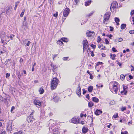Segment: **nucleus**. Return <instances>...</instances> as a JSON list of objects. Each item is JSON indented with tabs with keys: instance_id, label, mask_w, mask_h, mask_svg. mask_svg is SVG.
I'll list each match as a JSON object with an SVG mask.
<instances>
[{
	"instance_id": "nucleus-8",
	"label": "nucleus",
	"mask_w": 134,
	"mask_h": 134,
	"mask_svg": "<svg viewBox=\"0 0 134 134\" xmlns=\"http://www.w3.org/2000/svg\"><path fill=\"white\" fill-rule=\"evenodd\" d=\"M83 51L86 49L88 47V42L86 40H84L83 41Z\"/></svg>"
},
{
	"instance_id": "nucleus-5",
	"label": "nucleus",
	"mask_w": 134,
	"mask_h": 134,
	"mask_svg": "<svg viewBox=\"0 0 134 134\" xmlns=\"http://www.w3.org/2000/svg\"><path fill=\"white\" fill-rule=\"evenodd\" d=\"M7 131L8 132L9 131L11 132V131H12V121H9L8 122L7 125Z\"/></svg>"
},
{
	"instance_id": "nucleus-4",
	"label": "nucleus",
	"mask_w": 134,
	"mask_h": 134,
	"mask_svg": "<svg viewBox=\"0 0 134 134\" xmlns=\"http://www.w3.org/2000/svg\"><path fill=\"white\" fill-rule=\"evenodd\" d=\"M113 89L114 91L115 94H117L118 90V83L117 82L114 81L113 82Z\"/></svg>"
},
{
	"instance_id": "nucleus-19",
	"label": "nucleus",
	"mask_w": 134,
	"mask_h": 134,
	"mask_svg": "<svg viewBox=\"0 0 134 134\" xmlns=\"http://www.w3.org/2000/svg\"><path fill=\"white\" fill-rule=\"evenodd\" d=\"M94 105V103L92 102H88V106L90 108L92 107Z\"/></svg>"
},
{
	"instance_id": "nucleus-54",
	"label": "nucleus",
	"mask_w": 134,
	"mask_h": 134,
	"mask_svg": "<svg viewBox=\"0 0 134 134\" xmlns=\"http://www.w3.org/2000/svg\"><path fill=\"white\" fill-rule=\"evenodd\" d=\"M110 31H112L114 29L113 28V27H111V26H110Z\"/></svg>"
},
{
	"instance_id": "nucleus-56",
	"label": "nucleus",
	"mask_w": 134,
	"mask_h": 134,
	"mask_svg": "<svg viewBox=\"0 0 134 134\" xmlns=\"http://www.w3.org/2000/svg\"><path fill=\"white\" fill-rule=\"evenodd\" d=\"M129 77L130 79H132L133 78V77L131 75H129Z\"/></svg>"
},
{
	"instance_id": "nucleus-10",
	"label": "nucleus",
	"mask_w": 134,
	"mask_h": 134,
	"mask_svg": "<svg viewBox=\"0 0 134 134\" xmlns=\"http://www.w3.org/2000/svg\"><path fill=\"white\" fill-rule=\"evenodd\" d=\"M118 4L116 2H113L111 4L110 8H115L118 7Z\"/></svg>"
},
{
	"instance_id": "nucleus-34",
	"label": "nucleus",
	"mask_w": 134,
	"mask_h": 134,
	"mask_svg": "<svg viewBox=\"0 0 134 134\" xmlns=\"http://www.w3.org/2000/svg\"><path fill=\"white\" fill-rule=\"evenodd\" d=\"M14 36V35H11L10 36H7L8 38H10L11 40H12L13 38V37Z\"/></svg>"
},
{
	"instance_id": "nucleus-6",
	"label": "nucleus",
	"mask_w": 134,
	"mask_h": 134,
	"mask_svg": "<svg viewBox=\"0 0 134 134\" xmlns=\"http://www.w3.org/2000/svg\"><path fill=\"white\" fill-rule=\"evenodd\" d=\"M34 112V111H33L30 116H28L27 117V120L29 123L31 122L34 120V119L33 117V114Z\"/></svg>"
},
{
	"instance_id": "nucleus-20",
	"label": "nucleus",
	"mask_w": 134,
	"mask_h": 134,
	"mask_svg": "<svg viewBox=\"0 0 134 134\" xmlns=\"http://www.w3.org/2000/svg\"><path fill=\"white\" fill-rule=\"evenodd\" d=\"M88 90L89 92H92L93 90V87L92 86H89L88 88Z\"/></svg>"
},
{
	"instance_id": "nucleus-61",
	"label": "nucleus",
	"mask_w": 134,
	"mask_h": 134,
	"mask_svg": "<svg viewBox=\"0 0 134 134\" xmlns=\"http://www.w3.org/2000/svg\"><path fill=\"white\" fill-rule=\"evenodd\" d=\"M23 73H24V74H26V71L25 70H23Z\"/></svg>"
},
{
	"instance_id": "nucleus-63",
	"label": "nucleus",
	"mask_w": 134,
	"mask_h": 134,
	"mask_svg": "<svg viewBox=\"0 0 134 134\" xmlns=\"http://www.w3.org/2000/svg\"><path fill=\"white\" fill-rule=\"evenodd\" d=\"M113 36L111 35V34H110L109 35V38H111V37Z\"/></svg>"
},
{
	"instance_id": "nucleus-48",
	"label": "nucleus",
	"mask_w": 134,
	"mask_h": 134,
	"mask_svg": "<svg viewBox=\"0 0 134 134\" xmlns=\"http://www.w3.org/2000/svg\"><path fill=\"white\" fill-rule=\"evenodd\" d=\"M17 134H23V133L21 131H20L18 132H16Z\"/></svg>"
},
{
	"instance_id": "nucleus-41",
	"label": "nucleus",
	"mask_w": 134,
	"mask_h": 134,
	"mask_svg": "<svg viewBox=\"0 0 134 134\" xmlns=\"http://www.w3.org/2000/svg\"><path fill=\"white\" fill-rule=\"evenodd\" d=\"M105 43L106 44H109V42L108 40L106 38H105Z\"/></svg>"
},
{
	"instance_id": "nucleus-28",
	"label": "nucleus",
	"mask_w": 134,
	"mask_h": 134,
	"mask_svg": "<svg viewBox=\"0 0 134 134\" xmlns=\"http://www.w3.org/2000/svg\"><path fill=\"white\" fill-rule=\"evenodd\" d=\"M57 43L60 45H62L63 44L62 42L60 40H58L57 42Z\"/></svg>"
},
{
	"instance_id": "nucleus-25",
	"label": "nucleus",
	"mask_w": 134,
	"mask_h": 134,
	"mask_svg": "<svg viewBox=\"0 0 134 134\" xmlns=\"http://www.w3.org/2000/svg\"><path fill=\"white\" fill-rule=\"evenodd\" d=\"M61 40L65 42H67L68 41V40L66 38L64 37L62 38Z\"/></svg>"
},
{
	"instance_id": "nucleus-14",
	"label": "nucleus",
	"mask_w": 134,
	"mask_h": 134,
	"mask_svg": "<svg viewBox=\"0 0 134 134\" xmlns=\"http://www.w3.org/2000/svg\"><path fill=\"white\" fill-rule=\"evenodd\" d=\"M71 122L74 123L76 124L77 122V119L75 118H73L71 119Z\"/></svg>"
},
{
	"instance_id": "nucleus-47",
	"label": "nucleus",
	"mask_w": 134,
	"mask_h": 134,
	"mask_svg": "<svg viewBox=\"0 0 134 134\" xmlns=\"http://www.w3.org/2000/svg\"><path fill=\"white\" fill-rule=\"evenodd\" d=\"M112 51L115 52H117V50L114 47L112 49Z\"/></svg>"
},
{
	"instance_id": "nucleus-29",
	"label": "nucleus",
	"mask_w": 134,
	"mask_h": 134,
	"mask_svg": "<svg viewBox=\"0 0 134 134\" xmlns=\"http://www.w3.org/2000/svg\"><path fill=\"white\" fill-rule=\"evenodd\" d=\"M94 11H92V12L91 13H90V14H89L87 16H88L89 17H90V16H92V15L94 13Z\"/></svg>"
},
{
	"instance_id": "nucleus-52",
	"label": "nucleus",
	"mask_w": 134,
	"mask_h": 134,
	"mask_svg": "<svg viewBox=\"0 0 134 134\" xmlns=\"http://www.w3.org/2000/svg\"><path fill=\"white\" fill-rule=\"evenodd\" d=\"M68 57H64L63 58V59L64 60H66L68 58Z\"/></svg>"
},
{
	"instance_id": "nucleus-64",
	"label": "nucleus",
	"mask_w": 134,
	"mask_h": 134,
	"mask_svg": "<svg viewBox=\"0 0 134 134\" xmlns=\"http://www.w3.org/2000/svg\"><path fill=\"white\" fill-rule=\"evenodd\" d=\"M5 131H4L2 132L0 134H5Z\"/></svg>"
},
{
	"instance_id": "nucleus-60",
	"label": "nucleus",
	"mask_w": 134,
	"mask_h": 134,
	"mask_svg": "<svg viewBox=\"0 0 134 134\" xmlns=\"http://www.w3.org/2000/svg\"><path fill=\"white\" fill-rule=\"evenodd\" d=\"M57 55V54H55L53 55V56L54 57L53 59H54V58Z\"/></svg>"
},
{
	"instance_id": "nucleus-53",
	"label": "nucleus",
	"mask_w": 134,
	"mask_h": 134,
	"mask_svg": "<svg viewBox=\"0 0 134 134\" xmlns=\"http://www.w3.org/2000/svg\"><path fill=\"white\" fill-rule=\"evenodd\" d=\"M128 132L127 131H125L124 132H121V134H127Z\"/></svg>"
},
{
	"instance_id": "nucleus-3",
	"label": "nucleus",
	"mask_w": 134,
	"mask_h": 134,
	"mask_svg": "<svg viewBox=\"0 0 134 134\" xmlns=\"http://www.w3.org/2000/svg\"><path fill=\"white\" fill-rule=\"evenodd\" d=\"M111 14V13L110 12H107L104 15L103 22V23L106 24L108 23Z\"/></svg>"
},
{
	"instance_id": "nucleus-59",
	"label": "nucleus",
	"mask_w": 134,
	"mask_h": 134,
	"mask_svg": "<svg viewBox=\"0 0 134 134\" xmlns=\"http://www.w3.org/2000/svg\"><path fill=\"white\" fill-rule=\"evenodd\" d=\"M102 55L103 57H105L106 56V55L103 53L102 54Z\"/></svg>"
},
{
	"instance_id": "nucleus-33",
	"label": "nucleus",
	"mask_w": 134,
	"mask_h": 134,
	"mask_svg": "<svg viewBox=\"0 0 134 134\" xmlns=\"http://www.w3.org/2000/svg\"><path fill=\"white\" fill-rule=\"evenodd\" d=\"M53 131L55 132V133H58V129L57 128H55L53 129Z\"/></svg>"
},
{
	"instance_id": "nucleus-46",
	"label": "nucleus",
	"mask_w": 134,
	"mask_h": 134,
	"mask_svg": "<svg viewBox=\"0 0 134 134\" xmlns=\"http://www.w3.org/2000/svg\"><path fill=\"white\" fill-rule=\"evenodd\" d=\"M113 116L114 118H116L118 116V114L117 113L115 115H114Z\"/></svg>"
},
{
	"instance_id": "nucleus-57",
	"label": "nucleus",
	"mask_w": 134,
	"mask_h": 134,
	"mask_svg": "<svg viewBox=\"0 0 134 134\" xmlns=\"http://www.w3.org/2000/svg\"><path fill=\"white\" fill-rule=\"evenodd\" d=\"M132 124V122L131 121H130L128 123V125H130V124Z\"/></svg>"
},
{
	"instance_id": "nucleus-51",
	"label": "nucleus",
	"mask_w": 134,
	"mask_h": 134,
	"mask_svg": "<svg viewBox=\"0 0 134 134\" xmlns=\"http://www.w3.org/2000/svg\"><path fill=\"white\" fill-rule=\"evenodd\" d=\"M86 97L89 100L90 99V97L89 96V94H87V95L86 96Z\"/></svg>"
},
{
	"instance_id": "nucleus-22",
	"label": "nucleus",
	"mask_w": 134,
	"mask_h": 134,
	"mask_svg": "<svg viewBox=\"0 0 134 134\" xmlns=\"http://www.w3.org/2000/svg\"><path fill=\"white\" fill-rule=\"evenodd\" d=\"M110 58L113 60H114L115 59V57L116 56V55L115 54H110Z\"/></svg>"
},
{
	"instance_id": "nucleus-55",
	"label": "nucleus",
	"mask_w": 134,
	"mask_h": 134,
	"mask_svg": "<svg viewBox=\"0 0 134 134\" xmlns=\"http://www.w3.org/2000/svg\"><path fill=\"white\" fill-rule=\"evenodd\" d=\"M82 90L83 91V94H85L86 93V91L84 89H83Z\"/></svg>"
},
{
	"instance_id": "nucleus-42",
	"label": "nucleus",
	"mask_w": 134,
	"mask_h": 134,
	"mask_svg": "<svg viewBox=\"0 0 134 134\" xmlns=\"http://www.w3.org/2000/svg\"><path fill=\"white\" fill-rule=\"evenodd\" d=\"M130 14L131 16L134 14V10H132L130 13Z\"/></svg>"
},
{
	"instance_id": "nucleus-21",
	"label": "nucleus",
	"mask_w": 134,
	"mask_h": 134,
	"mask_svg": "<svg viewBox=\"0 0 134 134\" xmlns=\"http://www.w3.org/2000/svg\"><path fill=\"white\" fill-rule=\"evenodd\" d=\"M53 100L55 102H57L59 101V99L58 97H55L53 98Z\"/></svg>"
},
{
	"instance_id": "nucleus-43",
	"label": "nucleus",
	"mask_w": 134,
	"mask_h": 134,
	"mask_svg": "<svg viewBox=\"0 0 134 134\" xmlns=\"http://www.w3.org/2000/svg\"><path fill=\"white\" fill-rule=\"evenodd\" d=\"M129 32L131 34H134V30H130Z\"/></svg>"
},
{
	"instance_id": "nucleus-49",
	"label": "nucleus",
	"mask_w": 134,
	"mask_h": 134,
	"mask_svg": "<svg viewBox=\"0 0 134 134\" xmlns=\"http://www.w3.org/2000/svg\"><path fill=\"white\" fill-rule=\"evenodd\" d=\"M31 43V42L30 41H28L27 43L26 44V46H29L30 45V44Z\"/></svg>"
},
{
	"instance_id": "nucleus-26",
	"label": "nucleus",
	"mask_w": 134,
	"mask_h": 134,
	"mask_svg": "<svg viewBox=\"0 0 134 134\" xmlns=\"http://www.w3.org/2000/svg\"><path fill=\"white\" fill-rule=\"evenodd\" d=\"M127 91L126 90L123 91H121V94H124L125 95H126L127 93Z\"/></svg>"
},
{
	"instance_id": "nucleus-12",
	"label": "nucleus",
	"mask_w": 134,
	"mask_h": 134,
	"mask_svg": "<svg viewBox=\"0 0 134 134\" xmlns=\"http://www.w3.org/2000/svg\"><path fill=\"white\" fill-rule=\"evenodd\" d=\"M88 129L87 127H83L82 129V131L83 133H85L88 131Z\"/></svg>"
},
{
	"instance_id": "nucleus-44",
	"label": "nucleus",
	"mask_w": 134,
	"mask_h": 134,
	"mask_svg": "<svg viewBox=\"0 0 134 134\" xmlns=\"http://www.w3.org/2000/svg\"><path fill=\"white\" fill-rule=\"evenodd\" d=\"M90 52L91 53V56L92 57H94V54L93 53V51H90Z\"/></svg>"
},
{
	"instance_id": "nucleus-23",
	"label": "nucleus",
	"mask_w": 134,
	"mask_h": 134,
	"mask_svg": "<svg viewBox=\"0 0 134 134\" xmlns=\"http://www.w3.org/2000/svg\"><path fill=\"white\" fill-rule=\"evenodd\" d=\"M126 27V25L124 24H122L121 25V28L122 30L124 29Z\"/></svg>"
},
{
	"instance_id": "nucleus-9",
	"label": "nucleus",
	"mask_w": 134,
	"mask_h": 134,
	"mask_svg": "<svg viewBox=\"0 0 134 134\" xmlns=\"http://www.w3.org/2000/svg\"><path fill=\"white\" fill-rule=\"evenodd\" d=\"M78 87H77L76 90V93L77 95L79 97L80 96L81 94V89L80 86L79 85H78Z\"/></svg>"
},
{
	"instance_id": "nucleus-16",
	"label": "nucleus",
	"mask_w": 134,
	"mask_h": 134,
	"mask_svg": "<svg viewBox=\"0 0 134 134\" xmlns=\"http://www.w3.org/2000/svg\"><path fill=\"white\" fill-rule=\"evenodd\" d=\"M91 2H92V1L91 0H88L86 2H85V5L86 6L89 5Z\"/></svg>"
},
{
	"instance_id": "nucleus-31",
	"label": "nucleus",
	"mask_w": 134,
	"mask_h": 134,
	"mask_svg": "<svg viewBox=\"0 0 134 134\" xmlns=\"http://www.w3.org/2000/svg\"><path fill=\"white\" fill-rule=\"evenodd\" d=\"M101 40V39L100 38V36H98V39L97 40V42L98 43H99Z\"/></svg>"
},
{
	"instance_id": "nucleus-24",
	"label": "nucleus",
	"mask_w": 134,
	"mask_h": 134,
	"mask_svg": "<svg viewBox=\"0 0 134 134\" xmlns=\"http://www.w3.org/2000/svg\"><path fill=\"white\" fill-rule=\"evenodd\" d=\"M125 76H125L123 74L121 75L120 76V78L122 80H124L125 79Z\"/></svg>"
},
{
	"instance_id": "nucleus-11",
	"label": "nucleus",
	"mask_w": 134,
	"mask_h": 134,
	"mask_svg": "<svg viewBox=\"0 0 134 134\" xmlns=\"http://www.w3.org/2000/svg\"><path fill=\"white\" fill-rule=\"evenodd\" d=\"M69 11L70 9H65L63 12V16L65 17L68 16L69 13Z\"/></svg>"
},
{
	"instance_id": "nucleus-7",
	"label": "nucleus",
	"mask_w": 134,
	"mask_h": 134,
	"mask_svg": "<svg viewBox=\"0 0 134 134\" xmlns=\"http://www.w3.org/2000/svg\"><path fill=\"white\" fill-rule=\"evenodd\" d=\"M34 103L35 105L38 108H39L41 106V102L40 100H38L36 99H35L34 100Z\"/></svg>"
},
{
	"instance_id": "nucleus-45",
	"label": "nucleus",
	"mask_w": 134,
	"mask_h": 134,
	"mask_svg": "<svg viewBox=\"0 0 134 134\" xmlns=\"http://www.w3.org/2000/svg\"><path fill=\"white\" fill-rule=\"evenodd\" d=\"M91 46L93 48H96V45H94L93 44H91Z\"/></svg>"
},
{
	"instance_id": "nucleus-58",
	"label": "nucleus",
	"mask_w": 134,
	"mask_h": 134,
	"mask_svg": "<svg viewBox=\"0 0 134 134\" xmlns=\"http://www.w3.org/2000/svg\"><path fill=\"white\" fill-rule=\"evenodd\" d=\"M123 86V89L125 91V90L126 89L127 87L125 86Z\"/></svg>"
},
{
	"instance_id": "nucleus-18",
	"label": "nucleus",
	"mask_w": 134,
	"mask_h": 134,
	"mask_svg": "<svg viewBox=\"0 0 134 134\" xmlns=\"http://www.w3.org/2000/svg\"><path fill=\"white\" fill-rule=\"evenodd\" d=\"M44 92V89L42 88H40L39 90V92L40 94H43Z\"/></svg>"
},
{
	"instance_id": "nucleus-17",
	"label": "nucleus",
	"mask_w": 134,
	"mask_h": 134,
	"mask_svg": "<svg viewBox=\"0 0 134 134\" xmlns=\"http://www.w3.org/2000/svg\"><path fill=\"white\" fill-rule=\"evenodd\" d=\"M114 20L115 22L117 23V24L118 25H119V23L120 21L119 19L117 17H115V18Z\"/></svg>"
},
{
	"instance_id": "nucleus-32",
	"label": "nucleus",
	"mask_w": 134,
	"mask_h": 134,
	"mask_svg": "<svg viewBox=\"0 0 134 134\" xmlns=\"http://www.w3.org/2000/svg\"><path fill=\"white\" fill-rule=\"evenodd\" d=\"M25 9H24L22 12L21 13V14L20 15V16L21 17H22L23 16V15L24 14V12H25Z\"/></svg>"
},
{
	"instance_id": "nucleus-27",
	"label": "nucleus",
	"mask_w": 134,
	"mask_h": 134,
	"mask_svg": "<svg viewBox=\"0 0 134 134\" xmlns=\"http://www.w3.org/2000/svg\"><path fill=\"white\" fill-rule=\"evenodd\" d=\"M11 60L10 59H9L7 60L4 63V64L6 65H8V62L9 61H10Z\"/></svg>"
},
{
	"instance_id": "nucleus-62",
	"label": "nucleus",
	"mask_w": 134,
	"mask_h": 134,
	"mask_svg": "<svg viewBox=\"0 0 134 134\" xmlns=\"http://www.w3.org/2000/svg\"><path fill=\"white\" fill-rule=\"evenodd\" d=\"M62 1H58V4H61L62 3Z\"/></svg>"
},
{
	"instance_id": "nucleus-40",
	"label": "nucleus",
	"mask_w": 134,
	"mask_h": 134,
	"mask_svg": "<svg viewBox=\"0 0 134 134\" xmlns=\"http://www.w3.org/2000/svg\"><path fill=\"white\" fill-rule=\"evenodd\" d=\"M116 61V62H117V64L120 67L121 66L122 64L121 63H120V62H118V60H117Z\"/></svg>"
},
{
	"instance_id": "nucleus-36",
	"label": "nucleus",
	"mask_w": 134,
	"mask_h": 134,
	"mask_svg": "<svg viewBox=\"0 0 134 134\" xmlns=\"http://www.w3.org/2000/svg\"><path fill=\"white\" fill-rule=\"evenodd\" d=\"M5 77L6 78L9 77L10 76V74L9 73H7L5 75Z\"/></svg>"
},
{
	"instance_id": "nucleus-2",
	"label": "nucleus",
	"mask_w": 134,
	"mask_h": 134,
	"mask_svg": "<svg viewBox=\"0 0 134 134\" xmlns=\"http://www.w3.org/2000/svg\"><path fill=\"white\" fill-rule=\"evenodd\" d=\"M3 96L4 98V102L6 104H8L10 102V97L9 95L6 94L4 92H3ZM0 100L2 101H4L2 96H0Z\"/></svg>"
},
{
	"instance_id": "nucleus-37",
	"label": "nucleus",
	"mask_w": 134,
	"mask_h": 134,
	"mask_svg": "<svg viewBox=\"0 0 134 134\" xmlns=\"http://www.w3.org/2000/svg\"><path fill=\"white\" fill-rule=\"evenodd\" d=\"M87 115L86 114H82V113L80 114V117L82 118L83 116H84L85 117H86Z\"/></svg>"
},
{
	"instance_id": "nucleus-13",
	"label": "nucleus",
	"mask_w": 134,
	"mask_h": 134,
	"mask_svg": "<svg viewBox=\"0 0 134 134\" xmlns=\"http://www.w3.org/2000/svg\"><path fill=\"white\" fill-rule=\"evenodd\" d=\"M102 111L100 110H97L95 112V114L96 115H100V114L102 113Z\"/></svg>"
},
{
	"instance_id": "nucleus-38",
	"label": "nucleus",
	"mask_w": 134,
	"mask_h": 134,
	"mask_svg": "<svg viewBox=\"0 0 134 134\" xmlns=\"http://www.w3.org/2000/svg\"><path fill=\"white\" fill-rule=\"evenodd\" d=\"M118 39V41L119 42H122L123 40V39L122 38H119Z\"/></svg>"
},
{
	"instance_id": "nucleus-1",
	"label": "nucleus",
	"mask_w": 134,
	"mask_h": 134,
	"mask_svg": "<svg viewBox=\"0 0 134 134\" xmlns=\"http://www.w3.org/2000/svg\"><path fill=\"white\" fill-rule=\"evenodd\" d=\"M59 80L56 77L54 78L51 81V87L52 90H54L57 87Z\"/></svg>"
},
{
	"instance_id": "nucleus-15",
	"label": "nucleus",
	"mask_w": 134,
	"mask_h": 134,
	"mask_svg": "<svg viewBox=\"0 0 134 134\" xmlns=\"http://www.w3.org/2000/svg\"><path fill=\"white\" fill-rule=\"evenodd\" d=\"M92 100L93 102H95L96 103H98L99 101V99L95 97H93L92 99Z\"/></svg>"
},
{
	"instance_id": "nucleus-30",
	"label": "nucleus",
	"mask_w": 134,
	"mask_h": 134,
	"mask_svg": "<svg viewBox=\"0 0 134 134\" xmlns=\"http://www.w3.org/2000/svg\"><path fill=\"white\" fill-rule=\"evenodd\" d=\"M15 109V107L14 106H12L11 109V112L12 113H14V111H13V110H14Z\"/></svg>"
},
{
	"instance_id": "nucleus-39",
	"label": "nucleus",
	"mask_w": 134,
	"mask_h": 134,
	"mask_svg": "<svg viewBox=\"0 0 134 134\" xmlns=\"http://www.w3.org/2000/svg\"><path fill=\"white\" fill-rule=\"evenodd\" d=\"M126 107H122L121 108V111H124V110H126Z\"/></svg>"
},
{
	"instance_id": "nucleus-50",
	"label": "nucleus",
	"mask_w": 134,
	"mask_h": 134,
	"mask_svg": "<svg viewBox=\"0 0 134 134\" xmlns=\"http://www.w3.org/2000/svg\"><path fill=\"white\" fill-rule=\"evenodd\" d=\"M115 102L114 101H111L110 102V104L111 105L114 104L115 103Z\"/></svg>"
},
{
	"instance_id": "nucleus-35",
	"label": "nucleus",
	"mask_w": 134,
	"mask_h": 134,
	"mask_svg": "<svg viewBox=\"0 0 134 134\" xmlns=\"http://www.w3.org/2000/svg\"><path fill=\"white\" fill-rule=\"evenodd\" d=\"M58 15V12H56L55 14H53V16L55 17L56 18H57Z\"/></svg>"
}]
</instances>
